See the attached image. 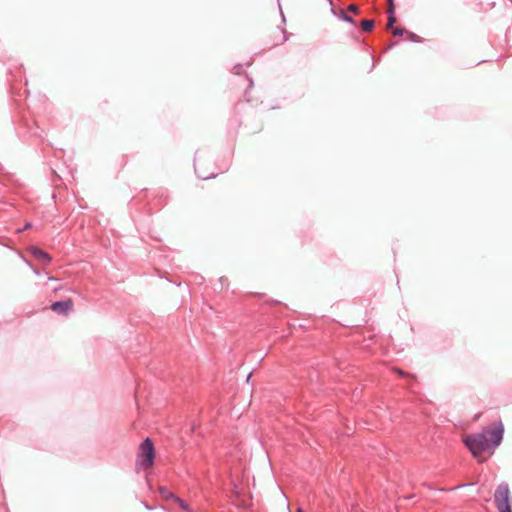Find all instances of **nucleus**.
Listing matches in <instances>:
<instances>
[{
  "label": "nucleus",
  "instance_id": "1",
  "mask_svg": "<svg viewBox=\"0 0 512 512\" xmlns=\"http://www.w3.org/2000/svg\"><path fill=\"white\" fill-rule=\"evenodd\" d=\"M504 434V427L501 422L497 423L492 430H483L482 432L468 435L464 439V443L474 457H478L481 453L489 448L498 447Z\"/></svg>",
  "mask_w": 512,
  "mask_h": 512
},
{
  "label": "nucleus",
  "instance_id": "2",
  "mask_svg": "<svg viewBox=\"0 0 512 512\" xmlns=\"http://www.w3.org/2000/svg\"><path fill=\"white\" fill-rule=\"evenodd\" d=\"M155 447L153 441L147 437L139 447V453L136 459L137 469H147L154 464Z\"/></svg>",
  "mask_w": 512,
  "mask_h": 512
},
{
  "label": "nucleus",
  "instance_id": "3",
  "mask_svg": "<svg viewBox=\"0 0 512 512\" xmlns=\"http://www.w3.org/2000/svg\"><path fill=\"white\" fill-rule=\"evenodd\" d=\"M494 503L498 512H512L510 489L506 482H502L497 486L494 493Z\"/></svg>",
  "mask_w": 512,
  "mask_h": 512
},
{
  "label": "nucleus",
  "instance_id": "4",
  "mask_svg": "<svg viewBox=\"0 0 512 512\" xmlns=\"http://www.w3.org/2000/svg\"><path fill=\"white\" fill-rule=\"evenodd\" d=\"M50 308L59 315L67 316L73 310V301L71 299L55 301L51 304Z\"/></svg>",
  "mask_w": 512,
  "mask_h": 512
},
{
  "label": "nucleus",
  "instance_id": "5",
  "mask_svg": "<svg viewBox=\"0 0 512 512\" xmlns=\"http://www.w3.org/2000/svg\"><path fill=\"white\" fill-rule=\"evenodd\" d=\"M30 253L34 258H36L37 260L41 261L44 264H49L52 261L51 256L46 251L39 247L32 246L30 248Z\"/></svg>",
  "mask_w": 512,
  "mask_h": 512
},
{
  "label": "nucleus",
  "instance_id": "6",
  "mask_svg": "<svg viewBox=\"0 0 512 512\" xmlns=\"http://www.w3.org/2000/svg\"><path fill=\"white\" fill-rule=\"evenodd\" d=\"M159 493L160 495L165 499V500H175L176 498V495L171 492L167 487L165 486H161L159 488Z\"/></svg>",
  "mask_w": 512,
  "mask_h": 512
},
{
  "label": "nucleus",
  "instance_id": "7",
  "mask_svg": "<svg viewBox=\"0 0 512 512\" xmlns=\"http://www.w3.org/2000/svg\"><path fill=\"white\" fill-rule=\"evenodd\" d=\"M387 14H388L387 27L392 28L394 26V24L396 23L395 8L394 7L388 8Z\"/></svg>",
  "mask_w": 512,
  "mask_h": 512
},
{
  "label": "nucleus",
  "instance_id": "8",
  "mask_svg": "<svg viewBox=\"0 0 512 512\" xmlns=\"http://www.w3.org/2000/svg\"><path fill=\"white\" fill-rule=\"evenodd\" d=\"M194 169H195V173H196L197 177L200 179H203V180H208V179L214 178L216 176L215 173H211V174L202 173L196 163L194 164Z\"/></svg>",
  "mask_w": 512,
  "mask_h": 512
},
{
  "label": "nucleus",
  "instance_id": "9",
  "mask_svg": "<svg viewBox=\"0 0 512 512\" xmlns=\"http://www.w3.org/2000/svg\"><path fill=\"white\" fill-rule=\"evenodd\" d=\"M360 25L364 31L369 32L373 29L375 23L371 19H364L361 21Z\"/></svg>",
  "mask_w": 512,
  "mask_h": 512
},
{
  "label": "nucleus",
  "instance_id": "10",
  "mask_svg": "<svg viewBox=\"0 0 512 512\" xmlns=\"http://www.w3.org/2000/svg\"><path fill=\"white\" fill-rule=\"evenodd\" d=\"M339 18L347 23L355 25L354 19L351 16H349L344 10H340Z\"/></svg>",
  "mask_w": 512,
  "mask_h": 512
},
{
  "label": "nucleus",
  "instance_id": "11",
  "mask_svg": "<svg viewBox=\"0 0 512 512\" xmlns=\"http://www.w3.org/2000/svg\"><path fill=\"white\" fill-rule=\"evenodd\" d=\"M406 35H407L408 40L411 42L420 43L423 41L418 35H416L413 32L407 31Z\"/></svg>",
  "mask_w": 512,
  "mask_h": 512
},
{
  "label": "nucleus",
  "instance_id": "12",
  "mask_svg": "<svg viewBox=\"0 0 512 512\" xmlns=\"http://www.w3.org/2000/svg\"><path fill=\"white\" fill-rule=\"evenodd\" d=\"M176 503H178V505L181 507V509L187 511V512H192L188 506V504L181 498H179L178 496H176L175 500H174Z\"/></svg>",
  "mask_w": 512,
  "mask_h": 512
},
{
  "label": "nucleus",
  "instance_id": "13",
  "mask_svg": "<svg viewBox=\"0 0 512 512\" xmlns=\"http://www.w3.org/2000/svg\"><path fill=\"white\" fill-rule=\"evenodd\" d=\"M392 32H393L394 36H402V35L406 34L407 31L403 28L395 27V28H393Z\"/></svg>",
  "mask_w": 512,
  "mask_h": 512
},
{
  "label": "nucleus",
  "instance_id": "14",
  "mask_svg": "<svg viewBox=\"0 0 512 512\" xmlns=\"http://www.w3.org/2000/svg\"><path fill=\"white\" fill-rule=\"evenodd\" d=\"M348 11L353 12V13H358L359 8L355 4H350L348 6Z\"/></svg>",
  "mask_w": 512,
  "mask_h": 512
},
{
  "label": "nucleus",
  "instance_id": "15",
  "mask_svg": "<svg viewBox=\"0 0 512 512\" xmlns=\"http://www.w3.org/2000/svg\"><path fill=\"white\" fill-rule=\"evenodd\" d=\"M31 227H32V224H31L30 222H27V223L24 225V227H23V228H19V229H17V232H18V233H22L23 231H25V230H27V229H29V228H31Z\"/></svg>",
  "mask_w": 512,
  "mask_h": 512
},
{
  "label": "nucleus",
  "instance_id": "16",
  "mask_svg": "<svg viewBox=\"0 0 512 512\" xmlns=\"http://www.w3.org/2000/svg\"><path fill=\"white\" fill-rule=\"evenodd\" d=\"M278 6H279V12H280V15H281V18H282V22L285 23L286 22V18L284 16V13L282 11V8H281V5H280L279 2H278Z\"/></svg>",
  "mask_w": 512,
  "mask_h": 512
},
{
  "label": "nucleus",
  "instance_id": "17",
  "mask_svg": "<svg viewBox=\"0 0 512 512\" xmlns=\"http://www.w3.org/2000/svg\"><path fill=\"white\" fill-rule=\"evenodd\" d=\"M281 32H282V34L284 35V37H283V42L287 41V39H288V38H287V36H286V31H285L284 29H281Z\"/></svg>",
  "mask_w": 512,
  "mask_h": 512
},
{
  "label": "nucleus",
  "instance_id": "18",
  "mask_svg": "<svg viewBox=\"0 0 512 512\" xmlns=\"http://www.w3.org/2000/svg\"><path fill=\"white\" fill-rule=\"evenodd\" d=\"M388 5H389L388 8H390V7H394L395 8L393 0H388Z\"/></svg>",
  "mask_w": 512,
  "mask_h": 512
},
{
  "label": "nucleus",
  "instance_id": "19",
  "mask_svg": "<svg viewBox=\"0 0 512 512\" xmlns=\"http://www.w3.org/2000/svg\"><path fill=\"white\" fill-rule=\"evenodd\" d=\"M396 371H397L400 375H404V374H405V373H404V371H403V370H401V369H396Z\"/></svg>",
  "mask_w": 512,
  "mask_h": 512
},
{
  "label": "nucleus",
  "instance_id": "20",
  "mask_svg": "<svg viewBox=\"0 0 512 512\" xmlns=\"http://www.w3.org/2000/svg\"><path fill=\"white\" fill-rule=\"evenodd\" d=\"M251 376H252V373L250 372V373L248 374V376H247V379H246V381H247V382H249V380H250Z\"/></svg>",
  "mask_w": 512,
  "mask_h": 512
},
{
  "label": "nucleus",
  "instance_id": "21",
  "mask_svg": "<svg viewBox=\"0 0 512 512\" xmlns=\"http://www.w3.org/2000/svg\"><path fill=\"white\" fill-rule=\"evenodd\" d=\"M394 45H395V43H391V44L386 48V50L390 49V48H391L392 46H394Z\"/></svg>",
  "mask_w": 512,
  "mask_h": 512
},
{
  "label": "nucleus",
  "instance_id": "22",
  "mask_svg": "<svg viewBox=\"0 0 512 512\" xmlns=\"http://www.w3.org/2000/svg\"><path fill=\"white\" fill-rule=\"evenodd\" d=\"M145 507H146V509H148V510H151V509H152V508H151L149 505H147V504H145Z\"/></svg>",
  "mask_w": 512,
  "mask_h": 512
},
{
  "label": "nucleus",
  "instance_id": "23",
  "mask_svg": "<svg viewBox=\"0 0 512 512\" xmlns=\"http://www.w3.org/2000/svg\"><path fill=\"white\" fill-rule=\"evenodd\" d=\"M249 83H250V86H252L253 85V80L249 79Z\"/></svg>",
  "mask_w": 512,
  "mask_h": 512
},
{
  "label": "nucleus",
  "instance_id": "24",
  "mask_svg": "<svg viewBox=\"0 0 512 512\" xmlns=\"http://www.w3.org/2000/svg\"><path fill=\"white\" fill-rule=\"evenodd\" d=\"M331 12H332L333 14H335V13H336V12H335V9H334L333 7L331 8Z\"/></svg>",
  "mask_w": 512,
  "mask_h": 512
},
{
  "label": "nucleus",
  "instance_id": "25",
  "mask_svg": "<svg viewBox=\"0 0 512 512\" xmlns=\"http://www.w3.org/2000/svg\"><path fill=\"white\" fill-rule=\"evenodd\" d=\"M297 512H304L302 509H298Z\"/></svg>",
  "mask_w": 512,
  "mask_h": 512
},
{
  "label": "nucleus",
  "instance_id": "26",
  "mask_svg": "<svg viewBox=\"0 0 512 512\" xmlns=\"http://www.w3.org/2000/svg\"><path fill=\"white\" fill-rule=\"evenodd\" d=\"M328 1H329V3H330L331 5H333V2H332V0H328Z\"/></svg>",
  "mask_w": 512,
  "mask_h": 512
}]
</instances>
